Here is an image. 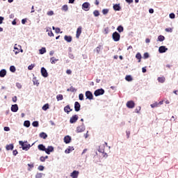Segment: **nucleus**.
I'll return each mask as SVG.
<instances>
[{"label": "nucleus", "instance_id": "f257e3e1", "mask_svg": "<svg viewBox=\"0 0 178 178\" xmlns=\"http://www.w3.org/2000/svg\"><path fill=\"white\" fill-rule=\"evenodd\" d=\"M19 145H21L23 151H29V149H30V148H31V147H33V145H34V144H35V143H33L32 145H30V144L24 143V142H23V140H19Z\"/></svg>", "mask_w": 178, "mask_h": 178}, {"label": "nucleus", "instance_id": "f03ea898", "mask_svg": "<svg viewBox=\"0 0 178 178\" xmlns=\"http://www.w3.org/2000/svg\"><path fill=\"white\" fill-rule=\"evenodd\" d=\"M112 38L113 41L118 42V41L120 40V33H118V31H115L112 35Z\"/></svg>", "mask_w": 178, "mask_h": 178}, {"label": "nucleus", "instance_id": "7ed1b4c3", "mask_svg": "<svg viewBox=\"0 0 178 178\" xmlns=\"http://www.w3.org/2000/svg\"><path fill=\"white\" fill-rule=\"evenodd\" d=\"M105 94V90L100 88L94 92L95 97H99V95H104Z\"/></svg>", "mask_w": 178, "mask_h": 178}, {"label": "nucleus", "instance_id": "20e7f679", "mask_svg": "<svg viewBox=\"0 0 178 178\" xmlns=\"http://www.w3.org/2000/svg\"><path fill=\"white\" fill-rule=\"evenodd\" d=\"M127 108H129V109H133L136 106V103H134V101L130 100L127 102Z\"/></svg>", "mask_w": 178, "mask_h": 178}, {"label": "nucleus", "instance_id": "39448f33", "mask_svg": "<svg viewBox=\"0 0 178 178\" xmlns=\"http://www.w3.org/2000/svg\"><path fill=\"white\" fill-rule=\"evenodd\" d=\"M90 3L88 2H85L82 4V9L83 10H85V12H88L90 10Z\"/></svg>", "mask_w": 178, "mask_h": 178}, {"label": "nucleus", "instance_id": "423d86ee", "mask_svg": "<svg viewBox=\"0 0 178 178\" xmlns=\"http://www.w3.org/2000/svg\"><path fill=\"white\" fill-rule=\"evenodd\" d=\"M85 95L86 97V99H94V95H92V92L90 90H87L85 93Z\"/></svg>", "mask_w": 178, "mask_h": 178}, {"label": "nucleus", "instance_id": "0eeeda50", "mask_svg": "<svg viewBox=\"0 0 178 178\" xmlns=\"http://www.w3.org/2000/svg\"><path fill=\"white\" fill-rule=\"evenodd\" d=\"M168 47H166V46H160L159 47V54H165L166 52H168Z\"/></svg>", "mask_w": 178, "mask_h": 178}, {"label": "nucleus", "instance_id": "6e6552de", "mask_svg": "<svg viewBox=\"0 0 178 178\" xmlns=\"http://www.w3.org/2000/svg\"><path fill=\"white\" fill-rule=\"evenodd\" d=\"M77 120H79V115H72V117H71V118L70 120V123H71V124H73V123H76V122H77Z\"/></svg>", "mask_w": 178, "mask_h": 178}, {"label": "nucleus", "instance_id": "1a4fd4ad", "mask_svg": "<svg viewBox=\"0 0 178 178\" xmlns=\"http://www.w3.org/2000/svg\"><path fill=\"white\" fill-rule=\"evenodd\" d=\"M84 130H86V126H84V123H82L81 126L76 128V133H83Z\"/></svg>", "mask_w": 178, "mask_h": 178}, {"label": "nucleus", "instance_id": "9d476101", "mask_svg": "<svg viewBox=\"0 0 178 178\" xmlns=\"http://www.w3.org/2000/svg\"><path fill=\"white\" fill-rule=\"evenodd\" d=\"M54 148L53 146H48L47 148L44 150V152L47 154V155H50L51 152H54Z\"/></svg>", "mask_w": 178, "mask_h": 178}, {"label": "nucleus", "instance_id": "9b49d317", "mask_svg": "<svg viewBox=\"0 0 178 178\" xmlns=\"http://www.w3.org/2000/svg\"><path fill=\"white\" fill-rule=\"evenodd\" d=\"M79 175H80V172L78 170H74L72 172L70 173V177L72 178H78Z\"/></svg>", "mask_w": 178, "mask_h": 178}, {"label": "nucleus", "instance_id": "f8f14e48", "mask_svg": "<svg viewBox=\"0 0 178 178\" xmlns=\"http://www.w3.org/2000/svg\"><path fill=\"white\" fill-rule=\"evenodd\" d=\"M81 108V105L79 102H75L74 103V111L75 112H80V109Z\"/></svg>", "mask_w": 178, "mask_h": 178}, {"label": "nucleus", "instance_id": "ddd939ff", "mask_svg": "<svg viewBox=\"0 0 178 178\" xmlns=\"http://www.w3.org/2000/svg\"><path fill=\"white\" fill-rule=\"evenodd\" d=\"M40 72L43 77H47L48 76V72L47 71V69H45V67H42Z\"/></svg>", "mask_w": 178, "mask_h": 178}, {"label": "nucleus", "instance_id": "4468645a", "mask_svg": "<svg viewBox=\"0 0 178 178\" xmlns=\"http://www.w3.org/2000/svg\"><path fill=\"white\" fill-rule=\"evenodd\" d=\"M71 141H72V137H70V136H66L64 137V143L65 144H70Z\"/></svg>", "mask_w": 178, "mask_h": 178}, {"label": "nucleus", "instance_id": "2eb2a0df", "mask_svg": "<svg viewBox=\"0 0 178 178\" xmlns=\"http://www.w3.org/2000/svg\"><path fill=\"white\" fill-rule=\"evenodd\" d=\"M18 111H19V106H17V104H13L11 106L12 112H17Z\"/></svg>", "mask_w": 178, "mask_h": 178}, {"label": "nucleus", "instance_id": "dca6fc26", "mask_svg": "<svg viewBox=\"0 0 178 178\" xmlns=\"http://www.w3.org/2000/svg\"><path fill=\"white\" fill-rule=\"evenodd\" d=\"M72 111H73V109L70 108V105H67L66 106L64 107V112H65V113H70Z\"/></svg>", "mask_w": 178, "mask_h": 178}, {"label": "nucleus", "instance_id": "f3484780", "mask_svg": "<svg viewBox=\"0 0 178 178\" xmlns=\"http://www.w3.org/2000/svg\"><path fill=\"white\" fill-rule=\"evenodd\" d=\"M113 8L116 11V12H119L120 10V9H122V8L120 7V3H116L114 4L113 6Z\"/></svg>", "mask_w": 178, "mask_h": 178}, {"label": "nucleus", "instance_id": "a211bd4d", "mask_svg": "<svg viewBox=\"0 0 178 178\" xmlns=\"http://www.w3.org/2000/svg\"><path fill=\"white\" fill-rule=\"evenodd\" d=\"M103 49L104 48L102 47V44H99V46H97L96 49L94 50V52H96L98 54H99V52H101L102 49Z\"/></svg>", "mask_w": 178, "mask_h": 178}, {"label": "nucleus", "instance_id": "6ab92c4d", "mask_svg": "<svg viewBox=\"0 0 178 178\" xmlns=\"http://www.w3.org/2000/svg\"><path fill=\"white\" fill-rule=\"evenodd\" d=\"M13 148H15V146L13 145V144L6 145V149L7 151H13Z\"/></svg>", "mask_w": 178, "mask_h": 178}, {"label": "nucleus", "instance_id": "aec40b11", "mask_svg": "<svg viewBox=\"0 0 178 178\" xmlns=\"http://www.w3.org/2000/svg\"><path fill=\"white\" fill-rule=\"evenodd\" d=\"M98 152L101 154H105V145L99 146Z\"/></svg>", "mask_w": 178, "mask_h": 178}, {"label": "nucleus", "instance_id": "412c9836", "mask_svg": "<svg viewBox=\"0 0 178 178\" xmlns=\"http://www.w3.org/2000/svg\"><path fill=\"white\" fill-rule=\"evenodd\" d=\"M81 26H79L76 29V38H80V35L81 34Z\"/></svg>", "mask_w": 178, "mask_h": 178}, {"label": "nucleus", "instance_id": "4be33fe9", "mask_svg": "<svg viewBox=\"0 0 178 178\" xmlns=\"http://www.w3.org/2000/svg\"><path fill=\"white\" fill-rule=\"evenodd\" d=\"M64 40L65 41H67V42H72V40H73V38H72L71 35H65Z\"/></svg>", "mask_w": 178, "mask_h": 178}, {"label": "nucleus", "instance_id": "5701e85b", "mask_svg": "<svg viewBox=\"0 0 178 178\" xmlns=\"http://www.w3.org/2000/svg\"><path fill=\"white\" fill-rule=\"evenodd\" d=\"M47 147H45V145H44L43 144H40L38 145V149L40 150V151H43L45 152V149H46Z\"/></svg>", "mask_w": 178, "mask_h": 178}, {"label": "nucleus", "instance_id": "b1692460", "mask_svg": "<svg viewBox=\"0 0 178 178\" xmlns=\"http://www.w3.org/2000/svg\"><path fill=\"white\" fill-rule=\"evenodd\" d=\"M72 151H74V147L70 146V147H68V148H67L65 150V154H70V152H72Z\"/></svg>", "mask_w": 178, "mask_h": 178}, {"label": "nucleus", "instance_id": "393cba45", "mask_svg": "<svg viewBox=\"0 0 178 178\" xmlns=\"http://www.w3.org/2000/svg\"><path fill=\"white\" fill-rule=\"evenodd\" d=\"M39 136L40 138H43V140L47 139L48 137V135L45 132H41Z\"/></svg>", "mask_w": 178, "mask_h": 178}, {"label": "nucleus", "instance_id": "a878e982", "mask_svg": "<svg viewBox=\"0 0 178 178\" xmlns=\"http://www.w3.org/2000/svg\"><path fill=\"white\" fill-rule=\"evenodd\" d=\"M6 70L2 69L0 70V77H5L6 76Z\"/></svg>", "mask_w": 178, "mask_h": 178}, {"label": "nucleus", "instance_id": "bb28decb", "mask_svg": "<svg viewBox=\"0 0 178 178\" xmlns=\"http://www.w3.org/2000/svg\"><path fill=\"white\" fill-rule=\"evenodd\" d=\"M47 52V49L45 47H42L40 49H39V54L40 55H44Z\"/></svg>", "mask_w": 178, "mask_h": 178}, {"label": "nucleus", "instance_id": "cd10ccee", "mask_svg": "<svg viewBox=\"0 0 178 178\" xmlns=\"http://www.w3.org/2000/svg\"><path fill=\"white\" fill-rule=\"evenodd\" d=\"M157 41H159L160 42L165 41V36L162 35H159L157 38Z\"/></svg>", "mask_w": 178, "mask_h": 178}, {"label": "nucleus", "instance_id": "c85d7f7f", "mask_svg": "<svg viewBox=\"0 0 178 178\" xmlns=\"http://www.w3.org/2000/svg\"><path fill=\"white\" fill-rule=\"evenodd\" d=\"M136 59L138 60V63L141 62V58H143V56H141V53H140V52L137 53L136 55Z\"/></svg>", "mask_w": 178, "mask_h": 178}, {"label": "nucleus", "instance_id": "c756f323", "mask_svg": "<svg viewBox=\"0 0 178 178\" xmlns=\"http://www.w3.org/2000/svg\"><path fill=\"white\" fill-rule=\"evenodd\" d=\"M125 80L126 81H129V82L133 81V76H131V75H127L125 76Z\"/></svg>", "mask_w": 178, "mask_h": 178}, {"label": "nucleus", "instance_id": "7c9ffc66", "mask_svg": "<svg viewBox=\"0 0 178 178\" xmlns=\"http://www.w3.org/2000/svg\"><path fill=\"white\" fill-rule=\"evenodd\" d=\"M58 60H59L58 59L55 58V57H51L50 58V62L52 65H55V63H56V62H58Z\"/></svg>", "mask_w": 178, "mask_h": 178}, {"label": "nucleus", "instance_id": "2f4dec72", "mask_svg": "<svg viewBox=\"0 0 178 178\" xmlns=\"http://www.w3.org/2000/svg\"><path fill=\"white\" fill-rule=\"evenodd\" d=\"M124 29L123 28V26L120 25L118 26L117 28V31H118V33H123Z\"/></svg>", "mask_w": 178, "mask_h": 178}, {"label": "nucleus", "instance_id": "473e14b6", "mask_svg": "<svg viewBox=\"0 0 178 178\" xmlns=\"http://www.w3.org/2000/svg\"><path fill=\"white\" fill-rule=\"evenodd\" d=\"M157 80H158L159 83H165V79L164 76H162V77H158Z\"/></svg>", "mask_w": 178, "mask_h": 178}, {"label": "nucleus", "instance_id": "72a5a7b5", "mask_svg": "<svg viewBox=\"0 0 178 178\" xmlns=\"http://www.w3.org/2000/svg\"><path fill=\"white\" fill-rule=\"evenodd\" d=\"M42 109L43 111H48L49 109V104H45L42 107Z\"/></svg>", "mask_w": 178, "mask_h": 178}, {"label": "nucleus", "instance_id": "f704fd0d", "mask_svg": "<svg viewBox=\"0 0 178 178\" xmlns=\"http://www.w3.org/2000/svg\"><path fill=\"white\" fill-rule=\"evenodd\" d=\"M67 91H70L71 92H76L77 91V89L73 88V86H71L70 88L67 89Z\"/></svg>", "mask_w": 178, "mask_h": 178}, {"label": "nucleus", "instance_id": "c9c22d12", "mask_svg": "<svg viewBox=\"0 0 178 178\" xmlns=\"http://www.w3.org/2000/svg\"><path fill=\"white\" fill-rule=\"evenodd\" d=\"M30 124H31V123H30V121H29V120H25L24 122V126L25 127H30Z\"/></svg>", "mask_w": 178, "mask_h": 178}, {"label": "nucleus", "instance_id": "e433bc0d", "mask_svg": "<svg viewBox=\"0 0 178 178\" xmlns=\"http://www.w3.org/2000/svg\"><path fill=\"white\" fill-rule=\"evenodd\" d=\"M93 15H94L95 17H98V16H99V11L98 10H94Z\"/></svg>", "mask_w": 178, "mask_h": 178}, {"label": "nucleus", "instance_id": "4c0bfd02", "mask_svg": "<svg viewBox=\"0 0 178 178\" xmlns=\"http://www.w3.org/2000/svg\"><path fill=\"white\" fill-rule=\"evenodd\" d=\"M10 72H11L12 73H15V72H16V67H15L14 65H11L10 67Z\"/></svg>", "mask_w": 178, "mask_h": 178}, {"label": "nucleus", "instance_id": "58836bf2", "mask_svg": "<svg viewBox=\"0 0 178 178\" xmlns=\"http://www.w3.org/2000/svg\"><path fill=\"white\" fill-rule=\"evenodd\" d=\"M57 101H62L63 99V95H58L56 96Z\"/></svg>", "mask_w": 178, "mask_h": 178}, {"label": "nucleus", "instance_id": "ea45409f", "mask_svg": "<svg viewBox=\"0 0 178 178\" xmlns=\"http://www.w3.org/2000/svg\"><path fill=\"white\" fill-rule=\"evenodd\" d=\"M39 122H38V121H33V122H32V126L33 127H38V126H39Z\"/></svg>", "mask_w": 178, "mask_h": 178}, {"label": "nucleus", "instance_id": "a19ab883", "mask_svg": "<svg viewBox=\"0 0 178 178\" xmlns=\"http://www.w3.org/2000/svg\"><path fill=\"white\" fill-rule=\"evenodd\" d=\"M68 10H69V7L67 6V5L63 6L62 10H64V12H67Z\"/></svg>", "mask_w": 178, "mask_h": 178}, {"label": "nucleus", "instance_id": "79ce46f5", "mask_svg": "<svg viewBox=\"0 0 178 178\" xmlns=\"http://www.w3.org/2000/svg\"><path fill=\"white\" fill-rule=\"evenodd\" d=\"M149 58V54H148V52H145L143 54V58L144 59H148Z\"/></svg>", "mask_w": 178, "mask_h": 178}, {"label": "nucleus", "instance_id": "37998d69", "mask_svg": "<svg viewBox=\"0 0 178 178\" xmlns=\"http://www.w3.org/2000/svg\"><path fill=\"white\" fill-rule=\"evenodd\" d=\"M79 99L80 101H83L84 100V95H83V93H80L79 95Z\"/></svg>", "mask_w": 178, "mask_h": 178}, {"label": "nucleus", "instance_id": "c03bdc74", "mask_svg": "<svg viewBox=\"0 0 178 178\" xmlns=\"http://www.w3.org/2000/svg\"><path fill=\"white\" fill-rule=\"evenodd\" d=\"M159 106V104H158V102H155L150 105L151 108H157V106Z\"/></svg>", "mask_w": 178, "mask_h": 178}, {"label": "nucleus", "instance_id": "a18cd8bd", "mask_svg": "<svg viewBox=\"0 0 178 178\" xmlns=\"http://www.w3.org/2000/svg\"><path fill=\"white\" fill-rule=\"evenodd\" d=\"M108 12H109V10L108 8H104L102 10L103 15H108Z\"/></svg>", "mask_w": 178, "mask_h": 178}, {"label": "nucleus", "instance_id": "49530a36", "mask_svg": "<svg viewBox=\"0 0 178 178\" xmlns=\"http://www.w3.org/2000/svg\"><path fill=\"white\" fill-rule=\"evenodd\" d=\"M42 173H41V172H38L37 174H36V175H35V178H41V177H42Z\"/></svg>", "mask_w": 178, "mask_h": 178}, {"label": "nucleus", "instance_id": "de8ad7c7", "mask_svg": "<svg viewBox=\"0 0 178 178\" xmlns=\"http://www.w3.org/2000/svg\"><path fill=\"white\" fill-rule=\"evenodd\" d=\"M169 17H170V19H175V17H176V15H175V13H171L169 15Z\"/></svg>", "mask_w": 178, "mask_h": 178}, {"label": "nucleus", "instance_id": "09e8293b", "mask_svg": "<svg viewBox=\"0 0 178 178\" xmlns=\"http://www.w3.org/2000/svg\"><path fill=\"white\" fill-rule=\"evenodd\" d=\"M34 64H31L30 65L28 66V70H33V69H34Z\"/></svg>", "mask_w": 178, "mask_h": 178}, {"label": "nucleus", "instance_id": "8fccbe9b", "mask_svg": "<svg viewBox=\"0 0 178 178\" xmlns=\"http://www.w3.org/2000/svg\"><path fill=\"white\" fill-rule=\"evenodd\" d=\"M68 56H69L70 59H74V55H73V54H72L70 52H69Z\"/></svg>", "mask_w": 178, "mask_h": 178}, {"label": "nucleus", "instance_id": "3c124183", "mask_svg": "<svg viewBox=\"0 0 178 178\" xmlns=\"http://www.w3.org/2000/svg\"><path fill=\"white\" fill-rule=\"evenodd\" d=\"M38 169L40 171L42 172V170H44V167L43 165H39Z\"/></svg>", "mask_w": 178, "mask_h": 178}, {"label": "nucleus", "instance_id": "603ef678", "mask_svg": "<svg viewBox=\"0 0 178 178\" xmlns=\"http://www.w3.org/2000/svg\"><path fill=\"white\" fill-rule=\"evenodd\" d=\"M16 87L18 88L19 90H21L22 84L20 83H16Z\"/></svg>", "mask_w": 178, "mask_h": 178}, {"label": "nucleus", "instance_id": "864d4df0", "mask_svg": "<svg viewBox=\"0 0 178 178\" xmlns=\"http://www.w3.org/2000/svg\"><path fill=\"white\" fill-rule=\"evenodd\" d=\"M3 130L4 131H10V128L9 127H4Z\"/></svg>", "mask_w": 178, "mask_h": 178}, {"label": "nucleus", "instance_id": "5fc2aeb1", "mask_svg": "<svg viewBox=\"0 0 178 178\" xmlns=\"http://www.w3.org/2000/svg\"><path fill=\"white\" fill-rule=\"evenodd\" d=\"M47 34L49 37H54V33L52 31H49Z\"/></svg>", "mask_w": 178, "mask_h": 178}, {"label": "nucleus", "instance_id": "6e6d98bb", "mask_svg": "<svg viewBox=\"0 0 178 178\" xmlns=\"http://www.w3.org/2000/svg\"><path fill=\"white\" fill-rule=\"evenodd\" d=\"M167 33H172L173 30L171 28H167L165 29Z\"/></svg>", "mask_w": 178, "mask_h": 178}, {"label": "nucleus", "instance_id": "4d7b16f0", "mask_svg": "<svg viewBox=\"0 0 178 178\" xmlns=\"http://www.w3.org/2000/svg\"><path fill=\"white\" fill-rule=\"evenodd\" d=\"M47 15H48V16H54V11L50 10V11L47 12Z\"/></svg>", "mask_w": 178, "mask_h": 178}, {"label": "nucleus", "instance_id": "13d9d810", "mask_svg": "<svg viewBox=\"0 0 178 178\" xmlns=\"http://www.w3.org/2000/svg\"><path fill=\"white\" fill-rule=\"evenodd\" d=\"M17 154H19V152H17V149H15L13 151V154L14 155V156H16Z\"/></svg>", "mask_w": 178, "mask_h": 178}, {"label": "nucleus", "instance_id": "bf43d9fd", "mask_svg": "<svg viewBox=\"0 0 178 178\" xmlns=\"http://www.w3.org/2000/svg\"><path fill=\"white\" fill-rule=\"evenodd\" d=\"M108 33H109V28L108 27H106L104 29V33L105 34H108Z\"/></svg>", "mask_w": 178, "mask_h": 178}, {"label": "nucleus", "instance_id": "052dcab7", "mask_svg": "<svg viewBox=\"0 0 178 178\" xmlns=\"http://www.w3.org/2000/svg\"><path fill=\"white\" fill-rule=\"evenodd\" d=\"M13 102H17V97L15 96L12 98Z\"/></svg>", "mask_w": 178, "mask_h": 178}, {"label": "nucleus", "instance_id": "680f3d73", "mask_svg": "<svg viewBox=\"0 0 178 178\" xmlns=\"http://www.w3.org/2000/svg\"><path fill=\"white\" fill-rule=\"evenodd\" d=\"M56 34H59V33L60 32V28H56ZM60 33H62V32H60Z\"/></svg>", "mask_w": 178, "mask_h": 178}, {"label": "nucleus", "instance_id": "e2e57ef3", "mask_svg": "<svg viewBox=\"0 0 178 178\" xmlns=\"http://www.w3.org/2000/svg\"><path fill=\"white\" fill-rule=\"evenodd\" d=\"M27 19L24 18L22 19V24H26Z\"/></svg>", "mask_w": 178, "mask_h": 178}, {"label": "nucleus", "instance_id": "0e129e2a", "mask_svg": "<svg viewBox=\"0 0 178 178\" xmlns=\"http://www.w3.org/2000/svg\"><path fill=\"white\" fill-rule=\"evenodd\" d=\"M40 162H45V158L42 156L40 158Z\"/></svg>", "mask_w": 178, "mask_h": 178}, {"label": "nucleus", "instance_id": "69168bd1", "mask_svg": "<svg viewBox=\"0 0 178 178\" xmlns=\"http://www.w3.org/2000/svg\"><path fill=\"white\" fill-rule=\"evenodd\" d=\"M29 168H31V169H33L34 168V163H28Z\"/></svg>", "mask_w": 178, "mask_h": 178}, {"label": "nucleus", "instance_id": "338daca9", "mask_svg": "<svg viewBox=\"0 0 178 178\" xmlns=\"http://www.w3.org/2000/svg\"><path fill=\"white\" fill-rule=\"evenodd\" d=\"M4 19L5 18L3 17L0 16V24H2V23H3Z\"/></svg>", "mask_w": 178, "mask_h": 178}, {"label": "nucleus", "instance_id": "774afa93", "mask_svg": "<svg viewBox=\"0 0 178 178\" xmlns=\"http://www.w3.org/2000/svg\"><path fill=\"white\" fill-rule=\"evenodd\" d=\"M142 72H143V73H147V68H146L145 67H143L142 68Z\"/></svg>", "mask_w": 178, "mask_h": 178}]
</instances>
